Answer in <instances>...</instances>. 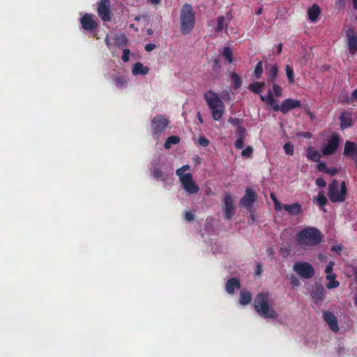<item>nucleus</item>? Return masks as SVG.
Returning <instances> with one entry per match:
<instances>
[{
	"mask_svg": "<svg viewBox=\"0 0 357 357\" xmlns=\"http://www.w3.org/2000/svg\"><path fill=\"white\" fill-rule=\"evenodd\" d=\"M331 250L333 251H335V252H340L341 250H342V246L341 245H333L331 248Z\"/></svg>",
	"mask_w": 357,
	"mask_h": 357,
	"instance_id": "60",
	"label": "nucleus"
},
{
	"mask_svg": "<svg viewBox=\"0 0 357 357\" xmlns=\"http://www.w3.org/2000/svg\"><path fill=\"white\" fill-rule=\"evenodd\" d=\"M284 149L287 154L293 155L294 153V146L291 143H286L284 145Z\"/></svg>",
	"mask_w": 357,
	"mask_h": 357,
	"instance_id": "39",
	"label": "nucleus"
},
{
	"mask_svg": "<svg viewBox=\"0 0 357 357\" xmlns=\"http://www.w3.org/2000/svg\"><path fill=\"white\" fill-rule=\"evenodd\" d=\"M270 105L273 107L275 111L280 109V107L278 105V102H269Z\"/></svg>",
	"mask_w": 357,
	"mask_h": 357,
	"instance_id": "58",
	"label": "nucleus"
},
{
	"mask_svg": "<svg viewBox=\"0 0 357 357\" xmlns=\"http://www.w3.org/2000/svg\"><path fill=\"white\" fill-rule=\"evenodd\" d=\"M321 232L317 229L307 227L298 234V243L301 246L315 245L321 242Z\"/></svg>",
	"mask_w": 357,
	"mask_h": 357,
	"instance_id": "2",
	"label": "nucleus"
},
{
	"mask_svg": "<svg viewBox=\"0 0 357 357\" xmlns=\"http://www.w3.org/2000/svg\"><path fill=\"white\" fill-rule=\"evenodd\" d=\"M307 157L312 161L318 162L321 158V155L317 150L310 146L307 149Z\"/></svg>",
	"mask_w": 357,
	"mask_h": 357,
	"instance_id": "25",
	"label": "nucleus"
},
{
	"mask_svg": "<svg viewBox=\"0 0 357 357\" xmlns=\"http://www.w3.org/2000/svg\"><path fill=\"white\" fill-rule=\"evenodd\" d=\"M181 31L183 33H188L195 24V15L192 8L189 4L183 6L181 13Z\"/></svg>",
	"mask_w": 357,
	"mask_h": 357,
	"instance_id": "5",
	"label": "nucleus"
},
{
	"mask_svg": "<svg viewBox=\"0 0 357 357\" xmlns=\"http://www.w3.org/2000/svg\"><path fill=\"white\" fill-rule=\"evenodd\" d=\"M298 135L304 137L305 138H308V139H310L312 137V134L310 132H304L298 134Z\"/></svg>",
	"mask_w": 357,
	"mask_h": 357,
	"instance_id": "57",
	"label": "nucleus"
},
{
	"mask_svg": "<svg viewBox=\"0 0 357 357\" xmlns=\"http://www.w3.org/2000/svg\"><path fill=\"white\" fill-rule=\"evenodd\" d=\"M180 142V137L178 136H171L168 137L164 144L166 149H169L172 144H177Z\"/></svg>",
	"mask_w": 357,
	"mask_h": 357,
	"instance_id": "28",
	"label": "nucleus"
},
{
	"mask_svg": "<svg viewBox=\"0 0 357 357\" xmlns=\"http://www.w3.org/2000/svg\"><path fill=\"white\" fill-rule=\"evenodd\" d=\"M344 0H339V3H343ZM352 1V5H353V7L354 9H357V0H351Z\"/></svg>",
	"mask_w": 357,
	"mask_h": 357,
	"instance_id": "62",
	"label": "nucleus"
},
{
	"mask_svg": "<svg viewBox=\"0 0 357 357\" xmlns=\"http://www.w3.org/2000/svg\"><path fill=\"white\" fill-rule=\"evenodd\" d=\"M333 270V269H325L327 273L326 278L329 280L326 284V287L328 289L336 288L340 285V282L335 280L336 275L332 273Z\"/></svg>",
	"mask_w": 357,
	"mask_h": 357,
	"instance_id": "18",
	"label": "nucleus"
},
{
	"mask_svg": "<svg viewBox=\"0 0 357 357\" xmlns=\"http://www.w3.org/2000/svg\"><path fill=\"white\" fill-rule=\"evenodd\" d=\"M204 98L212 111L213 119L215 121L222 118L225 106L219 96L211 91H208L204 94Z\"/></svg>",
	"mask_w": 357,
	"mask_h": 357,
	"instance_id": "3",
	"label": "nucleus"
},
{
	"mask_svg": "<svg viewBox=\"0 0 357 357\" xmlns=\"http://www.w3.org/2000/svg\"><path fill=\"white\" fill-rule=\"evenodd\" d=\"M271 198L274 203L275 210L279 211L282 209V205L280 203V202L277 199L275 195L273 193H271Z\"/></svg>",
	"mask_w": 357,
	"mask_h": 357,
	"instance_id": "36",
	"label": "nucleus"
},
{
	"mask_svg": "<svg viewBox=\"0 0 357 357\" xmlns=\"http://www.w3.org/2000/svg\"><path fill=\"white\" fill-rule=\"evenodd\" d=\"M114 40L116 45L118 47L126 46L128 44V39L123 35L116 36Z\"/></svg>",
	"mask_w": 357,
	"mask_h": 357,
	"instance_id": "29",
	"label": "nucleus"
},
{
	"mask_svg": "<svg viewBox=\"0 0 357 357\" xmlns=\"http://www.w3.org/2000/svg\"><path fill=\"white\" fill-rule=\"evenodd\" d=\"M80 21L82 26L84 30L91 31L95 29L98 26V24L90 14L84 15Z\"/></svg>",
	"mask_w": 357,
	"mask_h": 357,
	"instance_id": "12",
	"label": "nucleus"
},
{
	"mask_svg": "<svg viewBox=\"0 0 357 357\" xmlns=\"http://www.w3.org/2000/svg\"><path fill=\"white\" fill-rule=\"evenodd\" d=\"M301 106V103L300 100L288 98L282 102L280 111L283 114H286L289 110L300 107Z\"/></svg>",
	"mask_w": 357,
	"mask_h": 357,
	"instance_id": "13",
	"label": "nucleus"
},
{
	"mask_svg": "<svg viewBox=\"0 0 357 357\" xmlns=\"http://www.w3.org/2000/svg\"><path fill=\"white\" fill-rule=\"evenodd\" d=\"M190 169V166L186 165H184L182 167L176 170V174L177 176H179V178H181V176L182 175H185V174H184V172L186 171V170H188Z\"/></svg>",
	"mask_w": 357,
	"mask_h": 357,
	"instance_id": "44",
	"label": "nucleus"
},
{
	"mask_svg": "<svg viewBox=\"0 0 357 357\" xmlns=\"http://www.w3.org/2000/svg\"><path fill=\"white\" fill-rule=\"evenodd\" d=\"M236 134L238 137L244 138L245 136V129L241 125H238Z\"/></svg>",
	"mask_w": 357,
	"mask_h": 357,
	"instance_id": "41",
	"label": "nucleus"
},
{
	"mask_svg": "<svg viewBox=\"0 0 357 357\" xmlns=\"http://www.w3.org/2000/svg\"><path fill=\"white\" fill-rule=\"evenodd\" d=\"M252 301V294L250 291L241 290L240 292L239 303L242 305L249 304Z\"/></svg>",
	"mask_w": 357,
	"mask_h": 357,
	"instance_id": "24",
	"label": "nucleus"
},
{
	"mask_svg": "<svg viewBox=\"0 0 357 357\" xmlns=\"http://www.w3.org/2000/svg\"><path fill=\"white\" fill-rule=\"evenodd\" d=\"M154 132L158 133L162 131L168 125L167 119L162 116H156L152 121Z\"/></svg>",
	"mask_w": 357,
	"mask_h": 357,
	"instance_id": "15",
	"label": "nucleus"
},
{
	"mask_svg": "<svg viewBox=\"0 0 357 357\" xmlns=\"http://www.w3.org/2000/svg\"><path fill=\"white\" fill-rule=\"evenodd\" d=\"M179 179L183 188L189 194H196L199 192V188L190 173L182 175Z\"/></svg>",
	"mask_w": 357,
	"mask_h": 357,
	"instance_id": "6",
	"label": "nucleus"
},
{
	"mask_svg": "<svg viewBox=\"0 0 357 357\" xmlns=\"http://www.w3.org/2000/svg\"><path fill=\"white\" fill-rule=\"evenodd\" d=\"M348 38V48L350 53L354 54L357 52V36L353 29L347 31Z\"/></svg>",
	"mask_w": 357,
	"mask_h": 357,
	"instance_id": "14",
	"label": "nucleus"
},
{
	"mask_svg": "<svg viewBox=\"0 0 357 357\" xmlns=\"http://www.w3.org/2000/svg\"><path fill=\"white\" fill-rule=\"evenodd\" d=\"M98 12L103 21H110L111 16L109 0H101L98 6Z\"/></svg>",
	"mask_w": 357,
	"mask_h": 357,
	"instance_id": "10",
	"label": "nucleus"
},
{
	"mask_svg": "<svg viewBox=\"0 0 357 357\" xmlns=\"http://www.w3.org/2000/svg\"><path fill=\"white\" fill-rule=\"evenodd\" d=\"M344 154L350 157L357 155V144L353 142L347 141L344 145Z\"/></svg>",
	"mask_w": 357,
	"mask_h": 357,
	"instance_id": "20",
	"label": "nucleus"
},
{
	"mask_svg": "<svg viewBox=\"0 0 357 357\" xmlns=\"http://www.w3.org/2000/svg\"><path fill=\"white\" fill-rule=\"evenodd\" d=\"M351 95H352L353 100H357V89L354 90Z\"/></svg>",
	"mask_w": 357,
	"mask_h": 357,
	"instance_id": "64",
	"label": "nucleus"
},
{
	"mask_svg": "<svg viewBox=\"0 0 357 357\" xmlns=\"http://www.w3.org/2000/svg\"><path fill=\"white\" fill-rule=\"evenodd\" d=\"M285 68H286V73H287V75L289 82L291 84L294 83V71H293L292 68L289 65H287Z\"/></svg>",
	"mask_w": 357,
	"mask_h": 357,
	"instance_id": "35",
	"label": "nucleus"
},
{
	"mask_svg": "<svg viewBox=\"0 0 357 357\" xmlns=\"http://www.w3.org/2000/svg\"><path fill=\"white\" fill-rule=\"evenodd\" d=\"M264 85V82H257L254 84H250L248 89L255 93H260L262 91Z\"/></svg>",
	"mask_w": 357,
	"mask_h": 357,
	"instance_id": "27",
	"label": "nucleus"
},
{
	"mask_svg": "<svg viewBox=\"0 0 357 357\" xmlns=\"http://www.w3.org/2000/svg\"><path fill=\"white\" fill-rule=\"evenodd\" d=\"M225 17L223 16H221V17H219L218 18V24H217V26L215 28V31L216 32H220L221 31L223 30V29L225 27V29H227V24H225Z\"/></svg>",
	"mask_w": 357,
	"mask_h": 357,
	"instance_id": "32",
	"label": "nucleus"
},
{
	"mask_svg": "<svg viewBox=\"0 0 357 357\" xmlns=\"http://www.w3.org/2000/svg\"><path fill=\"white\" fill-rule=\"evenodd\" d=\"M130 52L128 49L125 48L123 50V55H122V60L124 62H128L129 61V56H130Z\"/></svg>",
	"mask_w": 357,
	"mask_h": 357,
	"instance_id": "45",
	"label": "nucleus"
},
{
	"mask_svg": "<svg viewBox=\"0 0 357 357\" xmlns=\"http://www.w3.org/2000/svg\"><path fill=\"white\" fill-rule=\"evenodd\" d=\"M214 68H216L217 69L220 68L219 60L218 59H215L214 60Z\"/></svg>",
	"mask_w": 357,
	"mask_h": 357,
	"instance_id": "63",
	"label": "nucleus"
},
{
	"mask_svg": "<svg viewBox=\"0 0 357 357\" xmlns=\"http://www.w3.org/2000/svg\"><path fill=\"white\" fill-rule=\"evenodd\" d=\"M323 317L332 331L335 333L339 331L340 328L337 324V317L331 312L327 311L324 312Z\"/></svg>",
	"mask_w": 357,
	"mask_h": 357,
	"instance_id": "11",
	"label": "nucleus"
},
{
	"mask_svg": "<svg viewBox=\"0 0 357 357\" xmlns=\"http://www.w3.org/2000/svg\"><path fill=\"white\" fill-rule=\"evenodd\" d=\"M284 208L290 215H297L301 213V206L298 203L282 205Z\"/></svg>",
	"mask_w": 357,
	"mask_h": 357,
	"instance_id": "19",
	"label": "nucleus"
},
{
	"mask_svg": "<svg viewBox=\"0 0 357 357\" xmlns=\"http://www.w3.org/2000/svg\"><path fill=\"white\" fill-rule=\"evenodd\" d=\"M306 113L310 116L311 121H313L315 119V117H316L315 114L314 113H312V112H310L309 109H307L306 110Z\"/></svg>",
	"mask_w": 357,
	"mask_h": 357,
	"instance_id": "61",
	"label": "nucleus"
},
{
	"mask_svg": "<svg viewBox=\"0 0 357 357\" xmlns=\"http://www.w3.org/2000/svg\"><path fill=\"white\" fill-rule=\"evenodd\" d=\"M273 92L277 97H280L282 96V89L279 85H278L277 84H273Z\"/></svg>",
	"mask_w": 357,
	"mask_h": 357,
	"instance_id": "43",
	"label": "nucleus"
},
{
	"mask_svg": "<svg viewBox=\"0 0 357 357\" xmlns=\"http://www.w3.org/2000/svg\"><path fill=\"white\" fill-rule=\"evenodd\" d=\"M317 201L321 206H324L326 204L327 199L323 193H319L317 198Z\"/></svg>",
	"mask_w": 357,
	"mask_h": 357,
	"instance_id": "40",
	"label": "nucleus"
},
{
	"mask_svg": "<svg viewBox=\"0 0 357 357\" xmlns=\"http://www.w3.org/2000/svg\"><path fill=\"white\" fill-rule=\"evenodd\" d=\"M266 102L268 104L269 102H276V100L273 98V94L269 92L268 94L266 96Z\"/></svg>",
	"mask_w": 357,
	"mask_h": 357,
	"instance_id": "53",
	"label": "nucleus"
},
{
	"mask_svg": "<svg viewBox=\"0 0 357 357\" xmlns=\"http://www.w3.org/2000/svg\"><path fill=\"white\" fill-rule=\"evenodd\" d=\"M152 172L153 176L156 178H159L162 176V172L161 171V169L158 168H154Z\"/></svg>",
	"mask_w": 357,
	"mask_h": 357,
	"instance_id": "46",
	"label": "nucleus"
},
{
	"mask_svg": "<svg viewBox=\"0 0 357 357\" xmlns=\"http://www.w3.org/2000/svg\"><path fill=\"white\" fill-rule=\"evenodd\" d=\"M316 183L318 186H319L321 188L325 187L326 185V181H324V179L323 178H318L316 180Z\"/></svg>",
	"mask_w": 357,
	"mask_h": 357,
	"instance_id": "51",
	"label": "nucleus"
},
{
	"mask_svg": "<svg viewBox=\"0 0 357 357\" xmlns=\"http://www.w3.org/2000/svg\"><path fill=\"white\" fill-rule=\"evenodd\" d=\"M352 124V120L351 117V113L348 112H344L340 116V127L342 128H346L351 126Z\"/></svg>",
	"mask_w": 357,
	"mask_h": 357,
	"instance_id": "21",
	"label": "nucleus"
},
{
	"mask_svg": "<svg viewBox=\"0 0 357 357\" xmlns=\"http://www.w3.org/2000/svg\"><path fill=\"white\" fill-rule=\"evenodd\" d=\"M317 169L320 172L327 173L328 167L324 162H320L317 165Z\"/></svg>",
	"mask_w": 357,
	"mask_h": 357,
	"instance_id": "47",
	"label": "nucleus"
},
{
	"mask_svg": "<svg viewBox=\"0 0 357 357\" xmlns=\"http://www.w3.org/2000/svg\"><path fill=\"white\" fill-rule=\"evenodd\" d=\"M278 68L277 65H273L269 70V76L272 80H275L278 75Z\"/></svg>",
	"mask_w": 357,
	"mask_h": 357,
	"instance_id": "38",
	"label": "nucleus"
},
{
	"mask_svg": "<svg viewBox=\"0 0 357 357\" xmlns=\"http://www.w3.org/2000/svg\"><path fill=\"white\" fill-rule=\"evenodd\" d=\"M294 268H312L308 263H296L294 264Z\"/></svg>",
	"mask_w": 357,
	"mask_h": 357,
	"instance_id": "48",
	"label": "nucleus"
},
{
	"mask_svg": "<svg viewBox=\"0 0 357 357\" xmlns=\"http://www.w3.org/2000/svg\"><path fill=\"white\" fill-rule=\"evenodd\" d=\"M270 295L268 292H260L255 298L254 308L264 318L276 319L278 314L269 305Z\"/></svg>",
	"mask_w": 357,
	"mask_h": 357,
	"instance_id": "1",
	"label": "nucleus"
},
{
	"mask_svg": "<svg viewBox=\"0 0 357 357\" xmlns=\"http://www.w3.org/2000/svg\"><path fill=\"white\" fill-rule=\"evenodd\" d=\"M149 68L146 66H144V65L140 63H136L132 69V73L135 75H146L149 73Z\"/></svg>",
	"mask_w": 357,
	"mask_h": 357,
	"instance_id": "22",
	"label": "nucleus"
},
{
	"mask_svg": "<svg viewBox=\"0 0 357 357\" xmlns=\"http://www.w3.org/2000/svg\"><path fill=\"white\" fill-rule=\"evenodd\" d=\"M263 73L262 62L259 61L255 67L254 73L257 78H260Z\"/></svg>",
	"mask_w": 357,
	"mask_h": 357,
	"instance_id": "37",
	"label": "nucleus"
},
{
	"mask_svg": "<svg viewBox=\"0 0 357 357\" xmlns=\"http://www.w3.org/2000/svg\"><path fill=\"white\" fill-rule=\"evenodd\" d=\"M199 143L200 145L206 146L208 144V140L204 137H201L199 138Z\"/></svg>",
	"mask_w": 357,
	"mask_h": 357,
	"instance_id": "52",
	"label": "nucleus"
},
{
	"mask_svg": "<svg viewBox=\"0 0 357 357\" xmlns=\"http://www.w3.org/2000/svg\"><path fill=\"white\" fill-rule=\"evenodd\" d=\"M229 122L238 127V125H240V121L238 119H229Z\"/></svg>",
	"mask_w": 357,
	"mask_h": 357,
	"instance_id": "59",
	"label": "nucleus"
},
{
	"mask_svg": "<svg viewBox=\"0 0 357 357\" xmlns=\"http://www.w3.org/2000/svg\"><path fill=\"white\" fill-rule=\"evenodd\" d=\"M155 47H156V45L155 44L149 43V44L146 45L145 50L147 52H151V51L153 50L155 48Z\"/></svg>",
	"mask_w": 357,
	"mask_h": 357,
	"instance_id": "56",
	"label": "nucleus"
},
{
	"mask_svg": "<svg viewBox=\"0 0 357 357\" xmlns=\"http://www.w3.org/2000/svg\"><path fill=\"white\" fill-rule=\"evenodd\" d=\"M299 275H298L297 273L296 272V274H291L289 275V280L291 284V287L293 288H296L300 285L299 280H298Z\"/></svg>",
	"mask_w": 357,
	"mask_h": 357,
	"instance_id": "33",
	"label": "nucleus"
},
{
	"mask_svg": "<svg viewBox=\"0 0 357 357\" xmlns=\"http://www.w3.org/2000/svg\"><path fill=\"white\" fill-rule=\"evenodd\" d=\"M338 170L335 167L328 168L327 173L331 176H334L337 173Z\"/></svg>",
	"mask_w": 357,
	"mask_h": 357,
	"instance_id": "55",
	"label": "nucleus"
},
{
	"mask_svg": "<svg viewBox=\"0 0 357 357\" xmlns=\"http://www.w3.org/2000/svg\"><path fill=\"white\" fill-rule=\"evenodd\" d=\"M194 215L191 212H186L185 213V218L187 221H192L194 220Z\"/></svg>",
	"mask_w": 357,
	"mask_h": 357,
	"instance_id": "54",
	"label": "nucleus"
},
{
	"mask_svg": "<svg viewBox=\"0 0 357 357\" xmlns=\"http://www.w3.org/2000/svg\"><path fill=\"white\" fill-rule=\"evenodd\" d=\"M223 210L227 219L230 220L235 212V206L231 195L227 192L223 198Z\"/></svg>",
	"mask_w": 357,
	"mask_h": 357,
	"instance_id": "8",
	"label": "nucleus"
},
{
	"mask_svg": "<svg viewBox=\"0 0 357 357\" xmlns=\"http://www.w3.org/2000/svg\"><path fill=\"white\" fill-rule=\"evenodd\" d=\"M298 275L305 279L311 278L314 274V269H294Z\"/></svg>",
	"mask_w": 357,
	"mask_h": 357,
	"instance_id": "26",
	"label": "nucleus"
},
{
	"mask_svg": "<svg viewBox=\"0 0 357 357\" xmlns=\"http://www.w3.org/2000/svg\"><path fill=\"white\" fill-rule=\"evenodd\" d=\"M241 288V283L238 279L232 278L229 279L225 285L226 291L229 294H233L236 289H238Z\"/></svg>",
	"mask_w": 357,
	"mask_h": 357,
	"instance_id": "16",
	"label": "nucleus"
},
{
	"mask_svg": "<svg viewBox=\"0 0 357 357\" xmlns=\"http://www.w3.org/2000/svg\"><path fill=\"white\" fill-rule=\"evenodd\" d=\"M321 10L317 4H314L311 8H310L307 10V15L309 19L312 22H314L317 20L319 15H320Z\"/></svg>",
	"mask_w": 357,
	"mask_h": 357,
	"instance_id": "23",
	"label": "nucleus"
},
{
	"mask_svg": "<svg viewBox=\"0 0 357 357\" xmlns=\"http://www.w3.org/2000/svg\"><path fill=\"white\" fill-rule=\"evenodd\" d=\"M325 290L321 284H316L312 287L311 296L315 301L324 299Z\"/></svg>",
	"mask_w": 357,
	"mask_h": 357,
	"instance_id": "17",
	"label": "nucleus"
},
{
	"mask_svg": "<svg viewBox=\"0 0 357 357\" xmlns=\"http://www.w3.org/2000/svg\"><path fill=\"white\" fill-rule=\"evenodd\" d=\"M347 186L345 181L341 183V189L339 191V183L336 179H333L328 186V196L332 202H342L345 200Z\"/></svg>",
	"mask_w": 357,
	"mask_h": 357,
	"instance_id": "4",
	"label": "nucleus"
},
{
	"mask_svg": "<svg viewBox=\"0 0 357 357\" xmlns=\"http://www.w3.org/2000/svg\"><path fill=\"white\" fill-rule=\"evenodd\" d=\"M257 198L256 193L251 189L247 188L245 195L241 199L239 204L248 209H250Z\"/></svg>",
	"mask_w": 357,
	"mask_h": 357,
	"instance_id": "9",
	"label": "nucleus"
},
{
	"mask_svg": "<svg viewBox=\"0 0 357 357\" xmlns=\"http://www.w3.org/2000/svg\"><path fill=\"white\" fill-rule=\"evenodd\" d=\"M339 101L342 103H350L352 102L353 98L352 96L351 97L349 96V95L347 93H342L340 95Z\"/></svg>",
	"mask_w": 357,
	"mask_h": 357,
	"instance_id": "34",
	"label": "nucleus"
},
{
	"mask_svg": "<svg viewBox=\"0 0 357 357\" xmlns=\"http://www.w3.org/2000/svg\"><path fill=\"white\" fill-rule=\"evenodd\" d=\"M244 142H243V138L238 137V139L236 140L235 143V146L236 149H242L243 147Z\"/></svg>",
	"mask_w": 357,
	"mask_h": 357,
	"instance_id": "49",
	"label": "nucleus"
},
{
	"mask_svg": "<svg viewBox=\"0 0 357 357\" xmlns=\"http://www.w3.org/2000/svg\"><path fill=\"white\" fill-rule=\"evenodd\" d=\"M231 78L234 83V86L235 89H238L240 87L241 84V79L238 75H237L236 73L232 72L231 73Z\"/></svg>",
	"mask_w": 357,
	"mask_h": 357,
	"instance_id": "31",
	"label": "nucleus"
},
{
	"mask_svg": "<svg viewBox=\"0 0 357 357\" xmlns=\"http://www.w3.org/2000/svg\"><path fill=\"white\" fill-rule=\"evenodd\" d=\"M253 149L251 146L246 147L245 149L243 150L241 152V155L244 157L249 158L251 156L252 153Z\"/></svg>",
	"mask_w": 357,
	"mask_h": 357,
	"instance_id": "42",
	"label": "nucleus"
},
{
	"mask_svg": "<svg viewBox=\"0 0 357 357\" xmlns=\"http://www.w3.org/2000/svg\"><path fill=\"white\" fill-rule=\"evenodd\" d=\"M340 144V137L337 134H332L327 142L321 146V153L324 155L333 154L337 149Z\"/></svg>",
	"mask_w": 357,
	"mask_h": 357,
	"instance_id": "7",
	"label": "nucleus"
},
{
	"mask_svg": "<svg viewBox=\"0 0 357 357\" xmlns=\"http://www.w3.org/2000/svg\"><path fill=\"white\" fill-rule=\"evenodd\" d=\"M115 82L117 85L121 86L126 82V80L123 77H118L115 79Z\"/></svg>",
	"mask_w": 357,
	"mask_h": 357,
	"instance_id": "50",
	"label": "nucleus"
},
{
	"mask_svg": "<svg viewBox=\"0 0 357 357\" xmlns=\"http://www.w3.org/2000/svg\"><path fill=\"white\" fill-rule=\"evenodd\" d=\"M222 55L225 57L229 63L233 62V54L230 47H225L222 52Z\"/></svg>",
	"mask_w": 357,
	"mask_h": 357,
	"instance_id": "30",
	"label": "nucleus"
}]
</instances>
